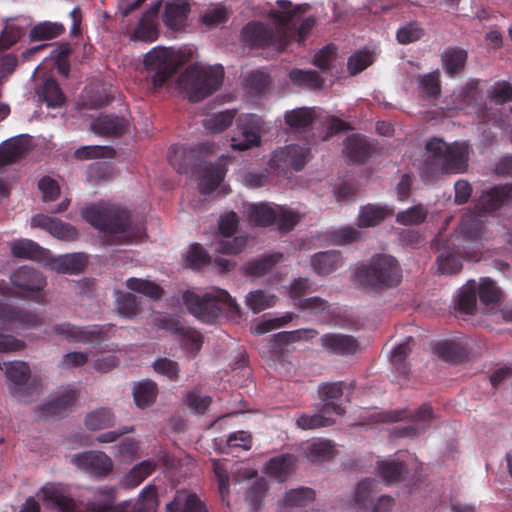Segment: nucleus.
Masks as SVG:
<instances>
[{
    "instance_id": "f257e3e1",
    "label": "nucleus",
    "mask_w": 512,
    "mask_h": 512,
    "mask_svg": "<svg viewBox=\"0 0 512 512\" xmlns=\"http://www.w3.org/2000/svg\"><path fill=\"white\" fill-rule=\"evenodd\" d=\"M81 215L114 244L130 243L145 235L143 221L120 205L105 202L91 204L82 209Z\"/></svg>"
},
{
    "instance_id": "f03ea898",
    "label": "nucleus",
    "mask_w": 512,
    "mask_h": 512,
    "mask_svg": "<svg viewBox=\"0 0 512 512\" xmlns=\"http://www.w3.org/2000/svg\"><path fill=\"white\" fill-rule=\"evenodd\" d=\"M426 158L421 166V176L433 182L441 175L466 172L469 161V145L465 142L446 143L434 137L426 142Z\"/></svg>"
},
{
    "instance_id": "7ed1b4c3",
    "label": "nucleus",
    "mask_w": 512,
    "mask_h": 512,
    "mask_svg": "<svg viewBox=\"0 0 512 512\" xmlns=\"http://www.w3.org/2000/svg\"><path fill=\"white\" fill-rule=\"evenodd\" d=\"M355 282L364 290L381 292L397 287L403 278L398 260L388 254H375L354 271Z\"/></svg>"
},
{
    "instance_id": "20e7f679",
    "label": "nucleus",
    "mask_w": 512,
    "mask_h": 512,
    "mask_svg": "<svg viewBox=\"0 0 512 512\" xmlns=\"http://www.w3.org/2000/svg\"><path fill=\"white\" fill-rule=\"evenodd\" d=\"M183 301L192 315L207 324L216 323L223 313H226L230 318L240 317L241 315L236 300L221 288L214 287L203 294L186 291L183 294Z\"/></svg>"
},
{
    "instance_id": "39448f33",
    "label": "nucleus",
    "mask_w": 512,
    "mask_h": 512,
    "mask_svg": "<svg viewBox=\"0 0 512 512\" xmlns=\"http://www.w3.org/2000/svg\"><path fill=\"white\" fill-rule=\"evenodd\" d=\"M223 79L224 68L221 65L203 67L192 64L178 76L177 87L190 102H199L217 91Z\"/></svg>"
},
{
    "instance_id": "423d86ee",
    "label": "nucleus",
    "mask_w": 512,
    "mask_h": 512,
    "mask_svg": "<svg viewBox=\"0 0 512 512\" xmlns=\"http://www.w3.org/2000/svg\"><path fill=\"white\" fill-rule=\"evenodd\" d=\"M463 248V254L469 258H481L483 242L488 239L485 215L480 212H466L450 236H445Z\"/></svg>"
},
{
    "instance_id": "0eeeda50",
    "label": "nucleus",
    "mask_w": 512,
    "mask_h": 512,
    "mask_svg": "<svg viewBox=\"0 0 512 512\" xmlns=\"http://www.w3.org/2000/svg\"><path fill=\"white\" fill-rule=\"evenodd\" d=\"M154 89L162 87L177 71L179 62L171 48L155 47L143 60Z\"/></svg>"
},
{
    "instance_id": "6e6552de",
    "label": "nucleus",
    "mask_w": 512,
    "mask_h": 512,
    "mask_svg": "<svg viewBox=\"0 0 512 512\" xmlns=\"http://www.w3.org/2000/svg\"><path fill=\"white\" fill-rule=\"evenodd\" d=\"M404 419H409L411 424L396 426L393 434L397 437H415L424 433L431 426L434 411L429 404H423L413 413H409L407 410L395 411L387 416L384 421L394 422Z\"/></svg>"
},
{
    "instance_id": "1a4fd4ad",
    "label": "nucleus",
    "mask_w": 512,
    "mask_h": 512,
    "mask_svg": "<svg viewBox=\"0 0 512 512\" xmlns=\"http://www.w3.org/2000/svg\"><path fill=\"white\" fill-rule=\"evenodd\" d=\"M433 246L439 252L437 257L438 271L441 274L452 275L461 271L463 260L479 261L481 258H469L463 254V248L445 238L439 233Z\"/></svg>"
},
{
    "instance_id": "9d476101",
    "label": "nucleus",
    "mask_w": 512,
    "mask_h": 512,
    "mask_svg": "<svg viewBox=\"0 0 512 512\" xmlns=\"http://www.w3.org/2000/svg\"><path fill=\"white\" fill-rule=\"evenodd\" d=\"M209 150L208 145L201 144L197 147H185L175 144L170 147L168 161L178 173H200L204 162L201 156Z\"/></svg>"
},
{
    "instance_id": "9b49d317",
    "label": "nucleus",
    "mask_w": 512,
    "mask_h": 512,
    "mask_svg": "<svg viewBox=\"0 0 512 512\" xmlns=\"http://www.w3.org/2000/svg\"><path fill=\"white\" fill-rule=\"evenodd\" d=\"M109 328L102 325L77 326L70 322L54 324L50 334L58 335L70 343L89 344L105 338Z\"/></svg>"
},
{
    "instance_id": "f8f14e48",
    "label": "nucleus",
    "mask_w": 512,
    "mask_h": 512,
    "mask_svg": "<svg viewBox=\"0 0 512 512\" xmlns=\"http://www.w3.org/2000/svg\"><path fill=\"white\" fill-rule=\"evenodd\" d=\"M237 134L231 139L233 150L245 151L258 146L261 141V119L253 114L241 116L236 121Z\"/></svg>"
},
{
    "instance_id": "ddd939ff",
    "label": "nucleus",
    "mask_w": 512,
    "mask_h": 512,
    "mask_svg": "<svg viewBox=\"0 0 512 512\" xmlns=\"http://www.w3.org/2000/svg\"><path fill=\"white\" fill-rule=\"evenodd\" d=\"M161 7L162 3L160 1L156 2L141 15L137 25L134 28H127L124 34L128 36L131 41L145 43L156 41L159 35L158 18Z\"/></svg>"
},
{
    "instance_id": "4468645a",
    "label": "nucleus",
    "mask_w": 512,
    "mask_h": 512,
    "mask_svg": "<svg viewBox=\"0 0 512 512\" xmlns=\"http://www.w3.org/2000/svg\"><path fill=\"white\" fill-rule=\"evenodd\" d=\"M379 483L375 479L367 478L360 481L355 489L354 501L360 509H369L371 512H391L393 498L382 495L374 502L375 489Z\"/></svg>"
},
{
    "instance_id": "2eb2a0df",
    "label": "nucleus",
    "mask_w": 512,
    "mask_h": 512,
    "mask_svg": "<svg viewBox=\"0 0 512 512\" xmlns=\"http://www.w3.org/2000/svg\"><path fill=\"white\" fill-rule=\"evenodd\" d=\"M310 158V148L298 144H291L275 150L269 160V166L273 169L284 171L292 168L300 171Z\"/></svg>"
},
{
    "instance_id": "dca6fc26",
    "label": "nucleus",
    "mask_w": 512,
    "mask_h": 512,
    "mask_svg": "<svg viewBox=\"0 0 512 512\" xmlns=\"http://www.w3.org/2000/svg\"><path fill=\"white\" fill-rule=\"evenodd\" d=\"M219 231L227 239L215 243L214 250L221 254H238L246 246V239L244 237L230 238L237 230L238 216L235 212L231 211L220 217Z\"/></svg>"
},
{
    "instance_id": "f3484780",
    "label": "nucleus",
    "mask_w": 512,
    "mask_h": 512,
    "mask_svg": "<svg viewBox=\"0 0 512 512\" xmlns=\"http://www.w3.org/2000/svg\"><path fill=\"white\" fill-rule=\"evenodd\" d=\"M0 369L4 370L6 377L12 383L10 387L11 394L21 401H28L33 388L28 385L30 378V367L23 361L4 362L0 364Z\"/></svg>"
},
{
    "instance_id": "a211bd4d",
    "label": "nucleus",
    "mask_w": 512,
    "mask_h": 512,
    "mask_svg": "<svg viewBox=\"0 0 512 512\" xmlns=\"http://www.w3.org/2000/svg\"><path fill=\"white\" fill-rule=\"evenodd\" d=\"M72 463L95 477L107 476L113 469L111 458L101 451H85L72 456Z\"/></svg>"
},
{
    "instance_id": "6ab92c4d",
    "label": "nucleus",
    "mask_w": 512,
    "mask_h": 512,
    "mask_svg": "<svg viewBox=\"0 0 512 512\" xmlns=\"http://www.w3.org/2000/svg\"><path fill=\"white\" fill-rule=\"evenodd\" d=\"M322 348L332 355L352 356L360 350L359 341L352 335L326 333L319 339Z\"/></svg>"
},
{
    "instance_id": "aec40b11",
    "label": "nucleus",
    "mask_w": 512,
    "mask_h": 512,
    "mask_svg": "<svg viewBox=\"0 0 512 512\" xmlns=\"http://www.w3.org/2000/svg\"><path fill=\"white\" fill-rule=\"evenodd\" d=\"M277 6L278 9L270 10L268 16L282 29L295 28L296 22L310 8L309 4L293 5L289 0H278Z\"/></svg>"
},
{
    "instance_id": "412c9836",
    "label": "nucleus",
    "mask_w": 512,
    "mask_h": 512,
    "mask_svg": "<svg viewBox=\"0 0 512 512\" xmlns=\"http://www.w3.org/2000/svg\"><path fill=\"white\" fill-rule=\"evenodd\" d=\"M190 11L188 0H168L164 2L161 19L169 30L181 31L186 26Z\"/></svg>"
},
{
    "instance_id": "4be33fe9",
    "label": "nucleus",
    "mask_w": 512,
    "mask_h": 512,
    "mask_svg": "<svg viewBox=\"0 0 512 512\" xmlns=\"http://www.w3.org/2000/svg\"><path fill=\"white\" fill-rule=\"evenodd\" d=\"M31 226L46 230L55 238L63 241L78 239V231L73 225L44 214L34 215L31 218Z\"/></svg>"
},
{
    "instance_id": "5701e85b",
    "label": "nucleus",
    "mask_w": 512,
    "mask_h": 512,
    "mask_svg": "<svg viewBox=\"0 0 512 512\" xmlns=\"http://www.w3.org/2000/svg\"><path fill=\"white\" fill-rule=\"evenodd\" d=\"M0 321L4 325H17L21 328H34L42 324L36 313L7 303H0Z\"/></svg>"
},
{
    "instance_id": "b1692460",
    "label": "nucleus",
    "mask_w": 512,
    "mask_h": 512,
    "mask_svg": "<svg viewBox=\"0 0 512 512\" xmlns=\"http://www.w3.org/2000/svg\"><path fill=\"white\" fill-rule=\"evenodd\" d=\"M511 202L512 186H495L481 194L476 204V208L485 215L486 213L496 211Z\"/></svg>"
},
{
    "instance_id": "393cba45",
    "label": "nucleus",
    "mask_w": 512,
    "mask_h": 512,
    "mask_svg": "<svg viewBox=\"0 0 512 512\" xmlns=\"http://www.w3.org/2000/svg\"><path fill=\"white\" fill-rule=\"evenodd\" d=\"M43 504L59 512H74L75 502L68 496L61 487L54 484H46L37 493Z\"/></svg>"
},
{
    "instance_id": "a878e982",
    "label": "nucleus",
    "mask_w": 512,
    "mask_h": 512,
    "mask_svg": "<svg viewBox=\"0 0 512 512\" xmlns=\"http://www.w3.org/2000/svg\"><path fill=\"white\" fill-rule=\"evenodd\" d=\"M373 153V147L368 139L360 134H353L344 142L343 154L349 164H364Z\"/></svg>"
},
{
    "instance_id": "bb28decb",
    "label": "nucleus",
    "mask_w": 512,
    "mask_h": 512,
    "mask_svg": "<svg viewBox=\"0 0 512 512\" xmlns=\"http://www.w3.org/2000/svg\"><path fill=\"white\" fill-rule=\"evenodd\" d=\"M226 173L227 167L223 160L215 163L204 162L201 174L198 177L200 193L204 195L212 193L224 180Z\"/></svg>"
},
{
    "instance_id": "cd10ccee",
    "label": "nucleus",
    "mask_w": 512,
    "mask_h": 512,
    "mask_svg": "<svg viewBox=\"0 0 512 512\" xmlns=\"http://www.w3.org/2000/svg\"><path fill=\"white\" fill-rule=\"evenodd\" d=\"M11 282L14 287L26 293L39 292L46 285V280L42 273L29 266L18 268L11 275Z\"/></svg>"
},
{
    "instance_id": "c85d7f7f",
    "label": "nucleus",
    "mask_w": 512,
    "mask_h": 512,
    "mask_svg": "<svg viewBox=\"0 0 512 512\" xmlns=\"http://www.w3.org/2000/svg\"><path fill=\"white\" fill-rule=\"evenodd\" d=\"M242 37L245 42L253 47L264 48L276 42L274 30L267 25L252 21L246 24L242 30Z\"/></svg>"
},
{
    "instance_id": "c756f323",
    "label": "nucleus",
    "mask_w": 512,
    "mask_h": 512,
    "mask_svg": "<svg viewBox=\"0 0 512 512\" xmlns=\"http://www.w3.org/2000/svg\"><path fill=\"white\" fill-rule=\"evenodd\" d=\"M297 461V457L293 454H280L267 461L264 472L268 476L284 482L295 472Z\"/></svg>"
},
{
    "instance_id": "7c9ffc66",
    "label": "nucleus",
    "mask_w": 512,
    "mask_h": 512,
    "mask_svg": "<svg viewBox=\"0 0 512 512\" xmlns=\"http://www.w3.org/2000/svg\"><path fill=\"white\" fill-rule=\"evenodd\" d=\"M91 130L100 136H120L129 129V121L120 116L100 115L91 123Z\"/></svg>"
},
{
    "instance_id": "2f4dec72",
    "label": "nucleus",
    "mask_w": 512,
    "mask_h": 512,
    "mask_svg": "<svg viewBox=\"0 0 512 512\" xmlns=\"http://www.w3.org/2000/svg\"><path fill=\"white\" fill-rule=\"evenodd\" d=\"M11 254L16 258L47 263L49 250L29 239H19L10 244Z\"/></svg>"
},
{
    "instance_id": "473e14b6",
    "label": "nucleus",
    "mask_w": 512,
    "mask_h": 512,
    "mask_svg": "<svg viewBox=\"0 0 512 512\" xmlns=\"http://www.w3.org/2000/svg\"><path fill=\"white\" fill-rule=\"evenodd\" d=\"M78 394L74 389L65 390L51 401L42 405L40 415L44 417L63 416L74 406Z\"/></svg>"
},
{
    "instance_id": "72a5a7b5",
    "label": "nucleus",
    "mask_w": 512,
    "mask_h": 512,
    "mask_svg": "<svg viewBox=\"0 0 512 512\" xmlns=\"http://www.w3.org/2000/svg\"><path fill=\"white\" fill-rule=\"evenodd\" d=\"M166 508L167 512H208L198 495L187 491H177L173 501L167 504Z\"/></svg>"
},
{
    "instance_id": "f704fd0d",
    "label": "nucleus",
    "mask_w": 512,
    "mask_h": 512,
    "mask_svg": "<svg viewBox=\"0 0 512 512\" xmlns=\"http://www.w3.org/2000/svg\"><path fill=\"white\" fill-rule=\"evenodd\" d=\"M46 264L59 273H78L86 266L87 257L83 253L65 254L54 258L49 256Z\"/></svg>"
},
{
    "instance_id": "c9c22d12",
    "label": "nucleus",
    "mask_w": 512,
    "mask_h": 512,
    "mask_svg": "<svg viewBox=\"0 0 512 512\" xmlns=\"http://www.w3.org/2000/svg\"><path fill=\"white\" fill-rule=\"evenodd\" d=\"M343 265L341 253L335 250L321 251L311 258V266L321 276L331 274Z\"/></svg>"
},
{
    "instance_id": "e433bc0d",
    "label": "nucleus",
    "mask_w": 512,
    "mask_h": 512,
    "mask_svg": "<svg viewBox=\"0 0 512 512\" xmlns=\"http://www.w3.org/2000/svg\"><path fill=\"white\" fill-rule=\"evenodd\" d=\"M467 52L458 47H448L441 54L442 67L446 74L453 77L462 72L467 62Z\"/></svg>"
},
{
    "instance_id": "4c0bfd02",
    "label": "nucleus",
    "mask_w": 512,
    "mask_h": 512,
    "mask_svg": "<svg viewBox=\"0 0 512 512\" xmlns=\"http://www.w3.org/2000/svg\"><path fill=\"white\" fill-rule=\"evenodd\" d=\"M157 468V462L144 460L136 464L121 480V485L127 489L139 486Z\"/></svg>"
},
{
    "instance_id": "58836bf2",
    "label": "nucleus",
    "mask_w": 512,
    "mask_h": 512,
    "mask_svg": "<svg viewBox=\"0 0 512 512\" xmlns=\"http://www.w3.org/2000/svg\"><path fill=\"white\" fill-rule=\"evenodd\" d=\"M377 471L386 484L401 482L408 473L406 464L394 459L378 462Z\"/></svg>"
},
{
    "instance_id": "ea45409f",
    "label": "nucleus",
    "mask_w": 512,
    "mask_h": 512,
    "mask_svg": "<svg viewBox=\"0 0 512 512\" xmlns=\"http://www.w3.org/2000/svg\"><path fill=\"white\" fill-rule=\"evenodd\" d=\"M288 76L293 85L309 90L321 89L325 83V80L315 70L293 68L289 71Z\"/></svg>"
},
{
    "instance_id": "a19ab883",
    "label": "nucleus",
    "mask_w": 512,
    "mask_h": 512,
    "mask_svg": "<svg viewBox=\"0 0 512 512\" xmlns=\"http://www.w3.org/2000/svg\"><path fill=\"white\" fill-rule=\"evenodd\" d=\"M393 208L387 206H379L375 204H367L363 206L359 213V226L372 227L381 223L384 219L392 216Z\"/></svg>"
},
{
    "instance_id": "79ce46f5",
    "label": "nucleus",
    "mask_w": 512,
    "mask_h": 512,
    "mask_svg": "<svg viewBox=\"0 0 512 512\" xmlns=\"http://www.w3.org/2000/svg\"><path fill=\"white\" fill-rule=\"evenodd\" d=\"M477 295L476 281H467V283L461 288L458 294L455 309L463 314H473L476 310Z\"/></svg>"
},
{
    "instance_id": "37998d69",
    "label": "nucleus",
    "mask_w": 512,
    "mask_h": 512,
    "mask_svg": "<svg viewBox=\"0 0 512 512\" xmlns=\"http://www.w3.org/2000/svg\"><path fill=\"white\" fill-rule=\"evenodd\" d=\"M157 392L155 382L150 380L138 382L133 387L134 401L138 407L145 408L155 402Z\"/></svg>"
},
{
    "instance_id": "c03bdc74",
    "label": "nucleus",
    "mask_w": 512,
    "mask_h": 512,
    "mask_svg": "<svg viewBox=\"0 0 512 512\" xmlns=\"http://www.w3.org/2000/svg\"><path fill=\"white\" fill-rule=\"evenodd\" d=\"M434 350L439 358L450 363H459L467 356L464 347L454 341L440 342L435 346Z\"/></svg>"
},
{
    "instance_id": "a18cd8bd",
    "label": "nucleus",
    "mask_w": 512,
    "mask_h": 512,
    "mask_svg": "<svg viewBox=\"0 0 512 512\" xmlns=\"http://www.w3.org/2000/svg\"><path fill=\"white\" fill-rule=\"evenodd\" d=\"M276 210L265 203L254 204L248 209V218L255 226H269L276 221Z\"/></svg>"
},
{
    "instance_id": "49530a36",
    "label": "nucleus",
    "mask_w": 512,
    "mask_h": 512,
    "mask_svg": "<svg viewBox=\"0 0 512 512\" xmlns=\"http://www.w3.org/2000/svg\"><path fill=\"white\" fill-rule=\"evenodd\" d=\"M26 152V145L20 138L12 139L0 147V168L16 162Z\"/></svg>"
},
{
    "instance_id": "de8ad7c7",
    "label": "nucleus",
    "mask_w": 512,
    "mask_h": 512,
    "mask_svg": "<svg viewBox=\"0 0 512 512\" xmlns=\"http://www.w3.org/2000/svg\"><path fill=\"white\" fill-rule=\"evenodd\" d=\"M284 118L286 124L291 128L305 129L313 123L315 119V112L313 108L300 107L287 111Z\"/></svg>"
},
{
    "instance_id": "09e8293b",
    "label": "nucleus",
    "mask_w": 512,
    "mask_h": 512,
    "mask_svg": "<svg viewBox=\"0 0 512 512\" xmlns=\"http://www.w3.org/2000/svg\"><path fill=\"white\" fill-rule=\"evenodd\" d=\"M282 257L283 255L281 253H275L250 261L244 267L245 272L251 276H263L269 272Z\"/></svg>"
},
{
    "instance_id": "8fccbe9b",
    "label": "nucleus",
    "mask_w": 512,
    "mask_h": 512,
    "mask_svg": "<svg viewBox=\"0 0 512 512\" xmlns=\"http://www.w3.org/2000/svg\"><path fill=\"white\" fill-rule=\"evenodd\" d=\"M40 98H42L50 108L61 107L65 102V96L58 82L54 78H48L45 80Z\"/></svg>"
},
{
    "instance_id": "3c124183",
    "label": "nucleus",
    "mask_w": 512,
    "mask_h": 512,
    "mask_svg": "<svg viewBox=\"0 0 512 512\" xmlns=\"http://www.w3.org/2000/svg\"><path fill=\"white\" fill-rule=\"evenodd\" d=\"M158 507L157 489L148 484L141 491L138 500L133 505L131 512H156Z\"/></svg>"
},
{
    "instance_id": "603ef678",
    "label": "nucleus",
    "mask_w": 512,
    "mask_h": 512,
    "mask_svg": "<svg viewBox=\"0 0 512 512\" xmlns=\"http://www.w3.org/2000/svg\"><path fill=\"white\" fill-rule=\"evenodd\" d=\"M477 294L484 305H496L501 301L502 291L490 278H482L477 286Z\"/></svg>"
},
{
    "instance_id": "864d4df0",
    "label": "nucleus",
    "mask_w": 512,
    "mask_h": 512,
    "mask_svg": "<svg viewBox=\"0 0 512 512\" xmlns=\"http://www.w3.org/2000/svg\"><path fill=\"white\" fill-rule=\"evenodd\" d=\"M276 302V295L261 289L249 292L246 296V305L254 313H259L267 308L273 307Z\"/></svg>"
},
{
    "instance_id": "5fc2aeb1",
    "label": "nucleus",
    "mask_w": 512,
    "mask_h": 512,
    "mask_svg": "<svg viewBox=\"0 0 512 512\" xmlns=\"http://www.w3.org/2000/svg\"><path fill=\"white\" fill-rule=\"evenodd\" d=\"M114 415L107 408H99L87 414L85 426L92 431L106 429L113 426Z\"/></svg>"
},
{
    "instance_id": "6e6d98bb",
    "label": "nucleus",
    "mask_w": 512,
    "mask_h": 512,
    "mask_svg": "<svg viewBox=\"0 0 512 512\" xmlns=\"http://www.w3.org/2000/svg\"><path fill=\"white\" fill-rule=\"evenodd\" d=\"M126 286L130 290L143 294L152 300H159L163 294V289L150 280L132 277L126 280Z\"/></svg>"
},
{
    "instance_id": "4d7b16f0",
    "label": "nucleus",
    "mask_w": 512,
    "mask_h": 512,
    "mask_svg": "<svg viewBox=\"0 0 512 512\" xmlns=\"http://www.w3.org/2000/svg\"><path fill=\"white\" fill-rule=\"evenodd\" d=\"M419 90L429 98H437L441 93L440 71L438 69L417 77Z\"/></svg>"
},
{
    "instance_id": "13d9d810",
    "label": "nucleus",
    "mask_w": 512,
    "mask_h": 512,
    "mask_svg": "<svg viewBox=\"0 0 512 512\" xmlns=\"http://www.w3.org/2000/svg\"><path fill=\"white\" fill-rule=\"evenodd\" d=\"M375 61V53L373 51L363 49L354 52L347 61V69L350 75L354 76L367 67L371 66Z\"/></svg>"
},
{
    "instance_id": "bf43d9fd",
    "label": "nucleus",
    "mask_w": 512,
    "mask_h": 512,
    "mask_svg": "<svg viewBox=\"0 0 512 512\" xmlns=\"http://www.w3.org/2000/svg\"><path fill=\"white\" fill-rule=\"evenodd\" d=\"M65 31V28L60 23L43 22L35 25L31 30L29 37L31 41H45L51 40Z\"/></svg>"
},
{
    "instance_id": "052dcab7",
    "label": "nucleus",
    "mask_w": 512,
    "mask_h": 512,
    "mask_svg": "<svg viewBox=\"0 0 512 512\" xmlns=\"http://www.w3.org/2000/svg\"><path fill=\"white\" fill-rule=\"evenodd\" d=\"M235 116L236 110L221 111L205 119L203 125L206 130L212 133H220L231 126Z\"/></svg>"
},
{
    "instance_id": "680f3d73",
    "label": "nucleus",
    "mask_w": 512,
    "mask_h": 512,
    "mask_svg": "<svg viewBox=\"0 0 512 512\" xmlns=\"http://www.w3.org/2000/svg\"><path fill=\"white\" fill-rule=\"evenodd\" d=\"M315 499V491L308 487H299L286 492L284 505L286 507H303Z\"/></svg>"
},
{
    "instance_id": "e2e57ef3",
    "label": "nucleus",
    "mask_w": 512,
    "mask_h": 512,
    "mask_svg": "<svg viewBox=\"0 0 512 512\" xmlns=\"http://www.w3.org/2000/svg\"><path fill=\"white\" fill-rule=\"evenodd\" d=\"M413 343L414 339L412 337H408L405 342L395 346L391 352V363L400 374L406 375L408 373V367L405 363V359L411 352V345Z\"/></svg>"
},
{
    "instance_id": "0e129e2a",
    "label": "nucleus",
    "mask_w": 512,
    "mask_h": 512,
    "mask_svg": "<svg viewBox=\"0 0 512 512\" xmlns=\"http://www.w3.org/2000/svg\"><path fill=\"white\" fill-rule=\"evenodd\" d=\"M114 156L115 150L109 146H81L74 152V157L78 160L113 158Z\"/></svg>"
},
{
    "instance_id": "69168bd1",
    "label": "nucleus",
    "mask_w": 512,
    "mask_h": 512,
    "mask_svg": "<svg viewBox=\"0 0 512 512\" xmlns=\"http://www.w3.org/2000/svg\"><path fill=\"white\" fill-rule=\"evenodd\" d=\"M428 211L421 205H415L405 211H400L396 216V221L402 225H419L427 218Z\"/></svg>"
},
{
    "instance_id": "338daca9",
    "label": "nucleus",
    "mask_w": 512,
    "mask_h": 512,
    "mask_svg": "<svg viewBox=\"0 0 512 512\" xmlns=\"http://www.w3.org/2000/svg\"><path fill=\"white\" fill-rule=\"evenodd\" d=\"M268 486L264 479H258L246 491V501L253 511H257L262 506L266 496Z\"/></svg>"
},
{
    "instance_id": "774afa93",
    "label": "nucleus",
    "mask_w": 512,
    "mask_h": 512,
    "mask_svg": "<svg viewBox=\"0 0 512 512\" xmlns=\"http://www.w3.org/2000/svg\"><path fill=\"white\" fill-rule=\"evenodd\" d=\"M488 97L495 104L512 102V84L508 81H496L487 91Z\"/></svg>"
}]
</instances>
